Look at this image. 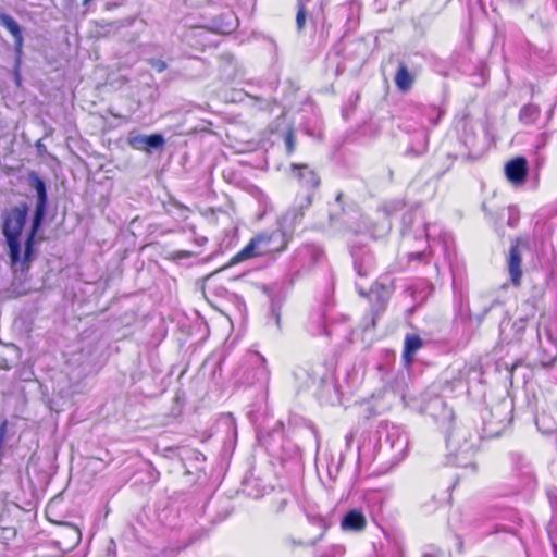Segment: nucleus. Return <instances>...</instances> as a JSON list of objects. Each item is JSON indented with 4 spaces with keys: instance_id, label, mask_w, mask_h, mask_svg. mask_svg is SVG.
<instances>
[{
    "instance_id": "1",
    "label": "nucleus",
    "mask_w": 557,
    "mask_h": 557,
    "mask_svg": "<svg viewBox=\"0 0 557 557\" xmlns=\"http://www.w3.org/2000/svg\"><path fill=\"white\" fill-rule=\"evenodd\" d=\"M28 214V206L21 203L2 214V233L9 248V256L13 263L21 259V234Z\"/></svg>"
},
{
    "instance_id": "2",
    "label": "nucleus",
    "mask_w": 557,
    "mask_h": 557,
    "mask_svg": "<svg viewBox=\"0 0 557 557\" xmlns=\"http://www.w3.org/2000/svg\"><path fill=\"white\" fill-rule=\"evenodd\" d=\"M55 506L57 503L49 502L45 510L47 520L58 525V529L51 533L50 543L61 553H69L72 552L81 543L82 532L79 528L73 523L53 519L52 515Z\"/></svg>"
},
{
    "instance_id": "3",
    "label": "nucleus",
    "mask_w": 557,
    "mask_h": 557,
    "mask_svg": "<svg viewBox=\"0 0 557 557\" xmlns=\"http://www.w3.org/2000/svg\"><path fill=\"white\" fill-rule=\"evenodd\" d=\"M29 181H30L32 187L36 190L37 203H36L35 212H34L33 221H32V227H30V230L27 234L26 240H25V251H24L25 260L29 259V257L32 255L35 236L42 223L45 212H46V207H47V199H48L46 184L37 175V173L30 172Z\"/></svg>"
},
{
    "instance_id": "4",
    "label": "nucleus",
    "mask_w": 557,
    "mask_h": 557,
    "mask_svg": "<svg viewBox=\"0 0 557 557\" xmlns=\"http://www.w3.org/2000/svg\"><path fill=\"white\" fill-rule=\"evenodd\" d=\"M506 180L515 187L522 186L528 176V161L523 157H516L506 162L504 166Z\"/></svg>"
},
{
    "instance_id": "5",
    "label": "nucleus",
    "mask_w": 557,
    "mask_h": 557,
    "mask_svg": "<svg viewBox=\"0 0 557 557\" xmlns=\"http://www.w3.org/2000/svg\"><path fill=\"white\" fill-rule=\"evenodd\" d=\"M256 237H263L264 239L262 240V243H258V245L256 246L257 253H259L260 256L275 251H282L286 247L284 235L280 231L258 234Z\"/></svg>"
},
{
    "instance_id": "6",
    "label": "nucleus",
    "mask_w": 557,
    "mask_h": 557,
    "mask_svg": "<svg viewBox=\"0 0 557 557\" xmlns=\"http://www.w3.org/2000/svg\"><path fill=\"white\" fill-rule=\"evenodd\" d=\"M292 171L295 172V177L308 189L315 190L321 184V178L317 171L309 168L307 163H292Z\"/></svg>"
},
{
    "instance_id": "7",
    "label": "nucleus",
    "mask_w": 557,
    "mask_h": 557,
    "mask_svg": "<svg viewBox=\"0 0 557 557\" xmlns=\"http://www.w3.org/2000/svg\"><path fill=\"white\" fill-rule=\"evenodd\" d=\"M367 525L366 516L357 509L347 511L341 521V528L344 531L362 532L367 529Z\"/></svg>"
},
{
    "instance_id": "8",
    "label": "nucleus",
    "mask_w": 557,
    "mask_h": 557,
    "mask_svg": "<svg viewBox=\"0 0 557 557\" xmlns=\"http://www.w3.org/2000/svg\"><path fill=\"white\" fill-rule=\"evenodd\" d=\"M518 242L513 244L510 248V256H509V273L511 276V281L515 285L520 284L521 278V255L518 248Z\"/></svg>"
},
{
    "instance_id": "9",
    "label": "nucleus",
    "mask_w": 557,
    "mask_h": 557,
    "mask_svg": "<svg viewBox=\"0 0 557 557\" xmlns=\"http://www.w3.org/2000/svg\"><path fill=\"white\" fill-rule=\"evenodd\" d=\"M0 24L13 36L16 49L21 50L23 46V34L16 21L5 13H0Z\"/></svg>"
},
{
    "instance_id": "10",
    "label": "nucleus",
    "mask_w": 557,
    "mask_h": 557,
    "mask_svg": "<svg viewBox=\"0 0 557 557\" xmlns=\"http://www.w3.org/2000/svg\"><path fill=\"white\" fill-rule=\"evenodd\" d=\"M423 346L421 337L417 334H407L404 342L403 359L411 363L414 354Z\"/></svg>"
},
{
    "instance_id": "11",
    "label": "nucleus",
    "mask_w": 557,
    "mask_h": 557,
    "mask_svg": "<svg viewBox=\"0 0 557 557\" xmlns=\"http://www.w3.org/2000/svg\"><path fill=\"white\" fill-rule=\"evenodd\" d=\"M394 82L400 91L406 92L412 87L414 77L409 73L407 66L401 63L395 74Z\"/></svg>"
},
{
    "instance_id": "12",
    "label": "nucleus",
    "mask_w": 557,
    "mask_h": 557,
    "mask_svg": "<svg viewBox=\"0 0 557 557\" xmlns=\"http://www.w3.org/2000/svg\"><path fill=\"white\" fill-rule=\"evenodd\" d=\"M262 240H264L263 237L251 238L250 242L232 258V262L237 263L260 256L259 253H257L256 246L258 245V243H262Z\"/></svg>"
},
{
    "instance_id": "13",
    "label": "nucleus",
    "mask_w": 557,
    "mask_h": 557,
    "mask_svg": "<svg viewBox=\"0 0 557 557\" xmlns=\"http://www.w3.org/2000/svg\"><path fill=\"white\" fill-rule=\"evenodd\" d=\"M164 145V138L161 134H151L145 137L146 150L161 148Z\"/></svg>"
},
{
    "instance_id": "14",
    "label": "nucleus",
    "mask_w": 557,
    "mask_h": 557,
    "mask_svg": "<svg viewBox=\"0 0 557 557\" xmlns=\"http://www.w3.org/2000/svg\"><path fill=\"white\" fill-rule=\"evenodd\" d=\"M284 143L286 148V154L292 156L296 150V137L293 127L288 128L284 136Z\"/></svg>"
},
{
    "instance_id": "15",
    "label": "nucleus",
    "mask_w": 557,
    "mask_h": 557,
    "mask_svg": "<svg viewBox=\"0 0 557 557\" xmlns=\"http://www.w3.org/2000/svg\"><path fill=\"white\" fill-rule=\"evenodd\" d=\"M305 23H306V9H305V4L299 1L298 8H297V14H296V25H297V29L299 32H301L304 29Z\"/></svg>"
},
{
    "instance_id": "16",
    "label": "nucleus",
    "mask_w": 557,
    "mask_h": 557,
    "mask_svg": "<svg viewBox=\"0 0 557 557\" xmlns=\"http://www.w3.org/2000/svg\"><path fill=\"white\" fill-rule=\"evenodd\" d=\"M145 137L144 135H131L128 137V145L136 149V150H146V146H145Z\"/></svg>"
},
{
    "instance_id": "17",
    "label": "nucleus",
    "mask_w": 557,
    "mask_h": 557,
    "mask_svg": "<svg viewBox=\"0 0 557 557\" xmlns=\"http://www.w3.org/2000/svg\"><path fill=\"white\" fill-rule=\"evenodd\" d=\"M311 521L313 523H317L322 529V532L319 535V540L323 539L326 532L329 531L331 523L322 516H314L311 518Z\"/></svg>"
},
{
    "instance_id": "18",
    "label": "nucleus",
    "mask_w": 557,
    "mask_h": 557,
    "mask_svg": "<svg viewBox=\"0 0 557 557\" xmlns=\"http://www.w3.org/2000/svg\"><path fill=\"white\" fill-rule=\"evenodd\" d=\"M536 113H537V112H536V110H535V109H533V108H529V107H525V108H523V109L521 110V112H520V117H521L522 120H524L527 116H530V117H531L532 115H534V114H536Z\"/></svg>"
},
{
    "instance_id": "19",
    "label": "nucleus",
    "mask_w": 557,
    "mask_h": 557,
    "mask_svg": "<svg viewBox=\"0 0 557 557\" xmlns=\"http://www.w3.org/2000/svg\"><path fill=\"white\" fill-rule=\"evenodd\" d=\"M193 256V252L188 250H177L174 252V257L177 259H184V258H190Z\"/></svg>"
},
{
    "instance_id": "20",
    "label": "nucleus",
    "mask_w": 557,
    "mask_h": 557,
    "mask_svg": "<svg viewBox=\"0 0 557 557\" xmlns=\"http://www.w3.org/2000/svg\"><path fill=\"white\" fill-rule=\"evenodd\" d=\"M177 208L183 211V219L186 220L188 218L187 213L189 212V209L183 205H177Z\"/></svg>"
},
{
    "instance_id": "21",
    "label": "nucleus",
    "mask_w": 557,
    "mask_h": 557,
    "mask_svg": "<svg viewBox=\"0 0 557 557\" xmlns=\"http://www.w3.org/2000/svg\"><path fill=\"white\" fill-rule=\"evenodd\" d=\"M53 502L57 503V505H59V503L57 500H53ZM57 507L58 506H55V509H54L53 515H52L53 519H58Z\"/></svg>"
},
{
    "instance_id": "22",
    "label": "nucleus",
    "mask_w": 557,
    "mask_h": 557,
    "mask_svg": "<svg viewBox=\"0 0 557 557\" xmlns=\"http://www.w3.org/2000/svg\"><path fill=\"white\" fill-rule=\"evenodd\" d=\"M342 197H343V194L341 193V194H338V195H337L336 200H337V201H341V200H342Z\"/></svg>"
},
{
    "instance_id": "23",
    "label": "nucleus",
    "mask_w": 557,
    "mask_h": 557,
    "mask_svg": "<svg viewBox=\"0 0 557 557\" xmlns=\"http://www.w3.org/2000/svg\"><path fill=\"white\" fill-rule=\"evenodd\" d=\"M441 115H442V113L440 112V113L437 114V119H436V121H435V123H434V124H437V121L440 120Z\"/></svg>"
},
{
    "instance_id": "24",
    "label": "nucleus",
    "mask_w": 557,
    "mask_h": 557,
    "mask_svg": "<svg viewBox=\"0 0 557 557\" xmlns=\"http://www.w3.org/2000/svg\"><path fill=\"white\" fill-rule=\"evenodd\" d=\"M92 0H83V3L84 4H88L89 2H91Z\"/></svg>"
},
{
    "instance_id": "25",
    "label": "nucleus",
    "mask_w": 557,
    "mask_h": 557,
    "mask_svg": "<svg viewBox=\"0 0 557 557\" xmlns=\"http://www.w3.org/2000/svg\"><path fill=\"white\" fill-rule=\"evenodd\" d=\"M320 557H330V556H327V555H322V556H320Z\"/></svg>"
}]
</instances>
